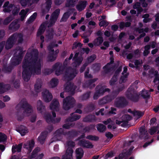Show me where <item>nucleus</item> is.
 <instances>
[{"mask_svg":"<svg viewBox=\"0 0 159 159\" xmlns=\"http://www.w3.org/2000/svg\"><path fill=\"white\" fill-rule=\"evenodd\" d=\"M41 66V60L38 56H32L30 53H27L25 57L22 66V77L24 80L28 81L32 74H39Z\"/></svg>","mask_w":159,"mask_h":159,"instance_id":"f257e3e1","label":"nucleus"},{"mask_svg":"<svg viewBox=\"0 0 159 159\" xmlns=\"http://www.w3.org/2000/svg\"><path fill=\"white\" fill-rule=\"evenodd\" d=\"M17 110L20 109L23 115L26 116L31 115L34 113L33 107L27 102L25 99H22L16 107Z\"/></svg>","mask_w":159,"mask_h":159,"instance_id":"f03ea898","label":"nucleus"},{"mask_svg":"<svg viewBox=\"0 0 159 159\" xmlns=\"http://www.w3.org/2000/svg\"><path fill=\"white\" fill-rule=\"evenodd\" d=\"M75 103V100L73 97L68 96L63 100V108L64 110H68L73 107Z\"/></svg>","mask_w":159,"mask_h":159,"instance_id":"7ed1b4c3","label":"nucleus"},{"mask_svg":"<svg viewBox=\"0 0 159 159\" xmlns=\"http://www.w3.org/2000/svg\"><path fill=\"white\" fill-rule=\"evenodd\" d=\"M3 7L4 8L3 11L4 12H9L12 11V13L14 15L17 14L19 11L18 8L11 4H9L8 1L5 2Z\"/></svg>","mask_w":159,"mask_h":159,"instance_id":"20e7f679","label":"nucleus"},{"mask_svg":"<svg viewBox=\"0 0 159 159\" xmlns=\"http://www.w3.org/2000/svg\"><path fill=\"white\" fill-rule=\"evenodd\" d=\"M71 114V117L70 118L67 120V121H69V122L63 125V127L66 129H68L73 127L74 125V124L71 122L76 121L79 119L80 117V116L79 115L74 114V113H72Z\"/></svg>","mask_w":159,"mask_h":159,"instance_id":"39448f33","label":"nucleus"},{"mask_svg":"<svg viewBox=\"0 0 159 159\" xmlns=\"http://www.w3.org/2000/svg\"><path fill=\"white\" fill-rule=\"evenodd\" d=\"M60 107V103L56 99H54L51 102L50 105V108L52 111V114L53 117H56V114L54 111H57L59 110Z\"/></svg>","mask_w":159,"mask_h":159,"instance_id":"423d86ee","label":"nucleus"},{"mask_svg":"<svg viewBox=\"0 0 159 159\" xmlns=\"http://www.w3.org/2000/svg\"><path fill=\"white\" fill-rule=\"evenodd\" d=\"M77 71L75 69L71 68L67 69L66 72L64 77L66 80H71L75 76Z\"/></svg>","mask_w":159,"mask_h":159,"instance_id":"0eeeda50","label":"nucleus"},{"mask_svg":"<svg viewBox=\"0 0 159 159\" xmlns=\"http://www.w3.org/2000/svg\"><path fill=\"white\" fill-rule=\"evenodd\" d=\"M109 91L110 89H109L107 88L105 86L102 87H97L96 88V92L93 96L94 99H97L99 97L103 95L105 92L107 91L109 92Z\"/></svg>","mask_w":159,"mask_h":159,"instance_id":"6e6552de","label":"nucleus"},{"mask_svg":"<svg viewBox=\"0 0 159 159\" xmlns=\"http://www.w3.org/2000/svg\"><path fill=\"white\" fill-rule=\"evenodd\" d=\"M57 46V44L55 45L51 44L48 47V49L50 53L48 56V59L51 61H53L55 59L56 57V54L58 52V50H57L54 52V49H52L53 47Z\"/></svg>","mask_w":159,"mask_h":159,"instance_id":"1a4fd4ad","label":"nucleus"},{"mask_svg":"<svg viewBox=\"0 0 159 159\" xmlns=\"http://www.w3.org/2000/svg\"><path fill=\"white\" fill-rule=\"evenodd\" d=\"M16 53L17 54H18L19 55L16 57H14L15 58L12 59V64L14 65H16L19 64L20 62L22 59V57L23 56V52H22V51L21 50H17Z\"/></svg>","mask_w":159,"mask_h":159,"instance_id":"9d476101","label":"nucleus"},{"mask_svg":"<svg viewBox=\"0 0 159 159\" xmlns=\"http://www.w3.org/2000/svg\"><path fill=\"white\" fill-rule=\"evenodd\" d=\"M78 144L81 146L88 148H91L93 147V145L91 142L84 139L79 141Z\"/></svg>","mask_w":159,"mask_h":159,"instance_id":"9b49d317","label":"nucleus"},{"mask_svg":"<svg viewBox=\"0 0 159 159\" xmlns=\"http://www.w3.org/2000/svg\"><path fill=\"white\" fill-rule=\"evenodd\" d=\"M42 93L43 99L45 102H48L52 99V95L48 90H44Z\"/></svg>","mask_w":159,"mask_h":159,"instance_id":"f8f14e48","label":"nucleus"},{"mask_svg":"<svg viewBox=\"0 0 159 159\" xmlns=\"http://www.w3.org/2000/svg\"><path fill=\"white\" fill-rule=\"evenodd\" d=\"M35 145V142L33 139L29 140L24 143L23 148L27 149L29 152H30Z\"/></svg>","mask_w":159,"mask_h":159,"instance_id":"ddd939ff","label":"nucleus"},{"mask_svg":"<svg viewBox=\"0 0 159 159\" xmlns=\"http://www.w3.org/2000/svg\"><path fill=\"white\" fill-rule=\"evenodd\" d=\"M60 12V9H57L52 13L50 19V24L48 26V27L51 26L55 23L59 15Z\"/></svg>","mask_w":159,"mask_h":159,"instance_id":"4468645a","label":"nucleus"},{"mask_svg":"<svg viewBox=\"0 0 159 159\" xmlns=\"http://www.w3.org/2000/svg\"><path fill=\"white\" fill-rule=\"evenodd\" d=\"M73 152V149H66L65 153L62 156L61 159H72Z\"/></svg>","mask_w":159,"mask_h":159,"instance_id":"2eb2a0df","label":"nucleus"},{"mask_svg":"<svg viewBox=\"0 0 159 159\" xmlns=\"http://www.w3.org/2000/svg\"><path fill=\"white\" fill-rule=\"evenodd\" d=\"M45 0L46 1V5L45 6H43L42 10V12L43 15H44L47 13L49 11L51 7V0Z\"/></svg>","mask_w":159,"mask_h":159,"instance_id":"dca6fc26","label":"nucleus"},{"mask_svg":"<svg viewBox=\"0 0 159 159\" xmlns=\"http://www.w3.org/2000/svg\"><path fill=\"white\" fill-rule=\"evenodd\" d=\"M15 43L17 41L18 43H20L23 41V35L21 34L15 33L11 36Z\"/></svg>","mask_w":159,"mask_h":159,"instance_id":"f3484780","label":"nucleus"},{"mask_svg":"<svg viewBox=\"0 0 159 159\" xmlns=\"http://www.w3.org/2000/svg\"><path fill=\"white\" fill-rule=\"evenodd\" d=\"M76 87L73 83L68 82L65 85V89L66 91L70 92L71 93H73Z\"/></svg>","mask_w":159,"mask_h":159,"instance_id":"a211bd4d","label":"nucleus"},{"mask_svg":"<svg viewBox=\"0 0 159 159\" xmlns=\"http://www.w3.org/2000/svg\"><path fill=\"white\" fill-rule=\"evenodd\" d=\"M87 2V1H84L79 2L76 6V9L80 11L83 10L86 7Z\"/></svg>","mask_w":159,"mask_h":159,"instance_id":"6ab92c4d","label":"nucleus"},{"mask_svg":"<svg viewBox=\"0 0 159 159\" xmlns=\"http://www.w3.org/2000/svg\"><path fill=\"white\" fill-rule=\"evenodd\" d=\"M37 109L38 112L42 114L45 110V107L43 105L42 102L40 100H39L37 102Z\"/></svg>","mask_w":159,"mask_h":159,"instance_id":"aec40b11","label":"nucleus"},{"mask_svg":"<svg viewBox=\"0 0 159 159\" xmlns=\"http://www.w3.org/2000/svg\"><path fill=\"white\" fill-rule=\"evenodd\" d=\"M139 137L141 139H148V134L144 127H141L139 129Z\"/></svg>","mask_w":159,"mask_h":159,"instance_id":"412c9836","label":"nucleus"},{"mask_svg":"<svg viewBox=\"0 0 159 159\" xmlns=\"http://www.w3.org/2000/svg\"><path fill=\"white\" fill-rule=\"evenodd\" d=\"M18 20H14L10 25L9 28L13 30H16L20 27V25L18 23Z\"/></svg>","mask_w":159,"mask_h":159,"instance_id":"4be33fe9","label":"nucleus"},{"mask_svg":"<svg viewBox=\"0 0 159 159\" xmlns=\"http://www.w3.org/2000/svg\"><path fill=\"white\" fill-rule=\"evenodd\" d=\"M16 130L19 132L21 135H24L28 132L27 128L23 125H20L17 128Z\"/></svg>","mask_w":159,"mask_h":159,"instance_id":"5701e85b","label":"nucleus"},{"mask_svg":"<svg viewBox=\"0 0 159 159\" xmlns=\"http://www.w3.org/2000/svg\"><path fill=\"white\" fill-rule=\"evenodd\" d=\"M131 119L132 117L129 115H123L122 117L123 122L121 125V126L123 127L127 125L128 121L130 120Z\"/></svg>","mask_w":159,"mask_h":159,"instance_id":"b1692460","label":"nucleus"},{"mask_svg":"<svg viewBox=\"0 0 159 159\" xmlns=\"http://www.w3.org/2000/svg\"><path fill=\"white\" fill-rule=\"evenodd\" d=\"M10 88L9 84H5L2 83H0V94L4 93Z\"/></svg>","mask_w":159,"mask_h":159,"instance_id":"393cba45","label":"nucleus"},{"mask_svg":"<svg viewBox=\"0 0 159 159\" xmlns=\"http://www.w3.org/2000/svg\"><path fill=\"white\" fill-rule=\"evenodd\" d=\"M127 97L128 98L133 101L136 102L138 99V95L136 93L133 94L132 92L128 93L126 94Z\"/></svg>","mask_w":159,"mask_h":159,"instance_id":"a878e982","label":"nucleus"},{"mask_svg":"<svg viewBox=\"0 0 159 159\" xmlns=\"http://www.w3.org/2000/svg\"><path fill=\"white\" fill-rule=\"evenodd\" d=\"M112 99L109 96H107L103 98L100 100L98 102V104L100 105H104L111 101Z\"/></svg>","mask_w":159,"mask_h":159,"instance_id":"bb28decb","label":"nucleus"},{"mask_svg":"<svg viewBox=\"0 0 159 159\" xmlns=\"http://www.w3.org/2000/svg\"><path fill=\"white\" fill-rule=\"evenodd\" d=\"M47 135V132H45L42 133L38 138V140L40 143L43 144L46 138Z\"/></svg>","mask_w":159,"mask_h":159,"instance_id":"cd10ccee","label":"nucleus"},{"mask_svg":"<svg viewBox=\"0 0 159 159\" xmlns=\"http://www.w3.org/2000/svg\"><path fill=\"white\" fill-rule=\"evenodd\" d=\"M76 156L77 159H80L83 156L84 152L80 148H77L75 150Z\"/></svg>","mask_w":159,"mask_h":159,"instance_id":"c85d7f7f","label":"nucleus"},{"mask_svg":"<svg viewBox=\"0 0 159 159\" xmlns=\"http://www.w3.org/2000/svg\"><path fill=\"white\" fill-rule=\"evenodd\" d=\"M13 39L11 36L8 39L6 43V48L7 49L11 48L13 46V45L15 43L13 41Z\"/></svg>","mask_w":159,"mask_h":159,"instance_id":"c756f323","label":"nucleus"},{"mask_svg":"<svg viewBox=\"0 0 159 159\" xmlns=\"http://www.w3.org/2000/svg\"><path fill=\"white\" fill-rule=\"evenodd\" d=\"M17 110V112L16 114V119L18 121H21L25 116L23 115L22 111L20 109Z\"/></svg>","mask_w":159,"mask_h":159,"instance_id":"7c9ffc66","label":"nucleus"},{"mask_svg":"<svg viewBox=\"0 0 159 159\" xmlns=\"http://www.w3.org/2000/svg\"><path fill=\"white\" fill-rule=\"evenodd\" d=\"M22 145V143H20L18 145H13L12 148V152L15 153L16 152H20L21 151Z\"/></svg>","mask_w":159,"mask_h":159,"instance_id":"2f4dec72","label":"nucleus"},{"mask_svg":"<svg viewBox=\"0 0 159 159\" xmlns=\"http://www.w3.org/2000/svg\"><path fill=\"white\" fill-rule=\"evenodd\" d=\"M54 66L55 70L56 69V74L57 75H59L62 73L63 67L59 66L58 64H56Z\"/></svg>","mask_w":159,"mask_h":159,"instance_id":"473e14b6","label":"nucleus"},{"mask_svg":"<svg viewBox=\"0 0 159 159\" xmlns=\"http://www.w3.org/2000/svg\"><path fill=\"white\" fill-rule=\"evenodd\" d=\"M43 116L47 122L49 123L52 121L53 118L49 113L46 112L44 114Z\"/></svg>","mask_w":159,"mask_h":159,"instance_id":"72a5a7b5","label":"nucleus"},{"mask_svg":"<svg viewBox=\"0 0 159 159\" xmlns=\"http://www.w3.org/2000/svg\"><path fill=\"white\" fill-rule=\"evenodd\" d=\"M125 99L123 98H117L115 102V106L118 107H120L123 102H124Z\"/></svg>","mask_w":159,"mask_h":159,"instance_id":"f704fd0d","label":"nucleus"},{"mask_svg":"<svg viewBox=\"0 0 159 159\" xmlns=\"http://www.w3.org/2000/svg\"><path fill=\"white\" fill-rule=\"evenodd\" d=\"M63 133V129L61 128L58 130H57L54 134V136L52 138L54 139L53 141H56L57 140H59L60 139V138H57V137H59L60 136V134H62Z\"/></svg>","mask_w":159,"mask_h":159,"instance_id":"c9c22d12","label":"nucleus"},{"mask_svg":"<svg viewBox=\"0 0 159 159\" xmlns=\"http://www.w3.org/2000/svg\"><path fill=\"white\" fill-rule=\"evenodd\" d=\"M29 11L28 9H23L20 11V19L22 21L25 17L26 15Z\"/></svg>","mask_w":159,"mask_h":159,"instance_id":"e433bc0d","label":"nucleus"},{"mask_svg":"<svg viewBox=\"0 0 159 159\" xmlns=\"http://www.w3.org/2000/svg\"><path fill=\"white\" fill-rule=\"evenodd\" d=\"M41 150L40 148L37 147L35 148L33 151L31 156L30 157V159H31L34 158L36 156L37 153Z\"/></svg>","mask_w":159,"mask_h":159,"instance_id":"4c0bfd02","label":"nucleus"},{"mask_svg":"<svg viewBox=\"0 0 159 159\" xmlns=\"http://www.w3.org/2000/svg\"><path fill=\"white\" fill-rule=\"evenodd\" d=\"M75 146V143L72 141H69L67 142L66 144V149H73L72 148L74 147Z\"/></svg>","mask_w":159,"mask_h":159,"instance_id":"58836bf2","label":"nucleus"},{"mask_svg":"<svg viewBox=\"0 0 159 159\" xmlns=\"http://www.w3.org/2000/svg\"><path fill=\"white\" fill-rule=\"evenodd\" d=\"M103 41L102 37H99L94 40L93 43L94 45L98 46L102 43Z\"/></svg>","mask_w":159,"mask_h":159,"instance_id":"ea45409f","label":"nucleus"},{"mask_svg":"<svg viewBox=\"0 0 159 159\" xmlns=\"http://www.w3.org/2000/svg\"><path fill=\"white\" fill-rule=\"evenodd\" d=\"M148 28H145L144 30H143V29H139V28H138L136 30V31H138L139 33H143L140 35L139 36L140 38L143 37L146 34L145 33H143L144 31L147 32H148Z\"/></svg>","mask_w":159,"mask_h":159,"instance_id":"a19ab883","label":"nucleus"},{"mask_svg":"<svg viewBox=\"0 0 159 159\" xmlns=\"http://www.w3.org/2000/svg\"><path fill=\"white\" fill-rule=\"evenodd\" d=\"M78 0H68L66 4L67 7H73L76 3Z\"/></svg>","mask_w":159,"mask_h":159,"instance_id":"79ce46f5","label":"nucleus"},{"mask_svg":"<svg viewBox=\"0 0 159 159\" xmlns=\"http://www.w3.org/2000/svg\"><path fill=\"white\" fill-rule=\"evenodd\" d=\"M132 114L137 118H139L142 116L144 113L143 112L135 110L132 112Z\"/></svg>","mask_w":159,"mask_h":159,"instance_id":"37998d69","label":"nucleus"},{"mask_svg":"<svg viewBox=\"0 0 159 159\" xmlns=\"http://www.w3.org/2000/svg\"><path fill=\"white\" fill-rule=\"evenodd\" d=\"M45 24H42L40 27L37 33V35H40L44 32L45 29Z\"/></svg>","mask_w":159,"mask_h":159,"instance_id":"c03bdc74","label":"nucleus"},{"mask_svg":"<svg viewBox=\"0 0 159 159\" xmlns=\"http://www.w3.org/2000/svg\"><path fill=\"white\" fill-rule=\"evenodd\" d=\"M134 9H137L138 11V14L140 13L143 11V9L140 7V3L139 2L135 3L133 6Z\"/></svg>","mask_w":159,"mask_h":159,"instance_id":"a18cd8bd","label":"nucleus"},{"mask_svg":"<svg viewBox=\"0 0 159 159\" xmlns=\"http://www.w3.org/2000/svg\"><path fill=\"white\" fill-rule=\"evenodd\" d=\"M41 82L40 80L37 82L34 86L35 91L37 92H39L41 88Z\"/></svg>","mask_w":159,"mask_h":159,"instance_id":"49530a36","label":"nucleus"},{"mask_svg":"<svg viewBox=\"0 0 159 159\" xmlns=\"http://www.w3.org/2000/svg\"><path fill=\"white\" fill-rule=\"evenodd\" d=\"M150 93L148 91L143 90L141 93V95L144 98H148L149 97Z\"/></svg>","mask_w":159,"mask_h":159,"instance_id":"de8ad7c7","label":"nucleus"},{"mask_svg":"<svg viewBox=\"0 0 159 159\" xmlns=\"http://www.w3.org/2000/svg\"><path fill=\"white\" fill-rule=\"evenodd\" d=\"M97 128L98 130L100 132H103L106 129V127L101 124L98 125Z\"/></svg>","mask_w":159,"mask_h":159,"instance_id":"09e8293b","label":"nucleus"},{"mask_svg":"<svg viewBox=\"0 0 159 159\" xmlns=\"http://www.w3.org/2000/svg\"><path fill=\"white\" fill-rule=\"evenodd\" d=\"M58 83V81L57 79L53 78L50 81V84L52 87H54L57 85Z\"/></svg>","mask_w":159,"mask_h":159,"instance_id":"8fccbe9b","label":"nucleus"},{"mask_svg":"<svg viewBox=\"0 0 159 159\" xmlns=\"http://www.w3.org/2000/svg\"><path fill=\"white\" fill-rule=\"evenodd\" d=\"M71 13L69 12H67L65 13L61 19V21H65L69 17Z\"/></svg>","mask_w":159,"mask_h":159,"instance_id":"3c124183","label":"nucleus"},{"mask_svg":"<svg viewBox=\"0 0 159 159\" xmlns=\"http://www.w3.org/2000/svg\"><path fill=\"white\" fill-rule=\"evenodd\" d=\"M37 16V14L36 13H34L29 18V20L27 21V23L28 24H30L36 18Z\"/></svg>","mask_w":159,"mask_h":159,"instance_id":"603ef678","label":"nucleus"},{"mask_svg":"<svg viewBox=\"0 0 159 159\" xmlns=\"http://www.w3.org/2000/svg\"><path fill=\"white\" fill-rule=\"evenodd\" d=\"M87 139L93 141H98L99 140V137L94 135H89L86 137Z\"/></svg>","mask_w":159,"mask_h":159,"instance_id":"864d4df0","label":"nucleus"},{"mask_svg":"<svg viewBox=\"0 0 159 159\" xmlns=\"http://www.w3.org/2000/svg\"><path fill=\"white\" fill-rule=\"evenodd\" d=\"M13 16H11L6 18L4 21L3 24L7 25L13 19Z\"/></svg>","mask_w":159,"mask_h":159,"instance_id":"5fc2aeb1","label":"nucleus"},{"mask_svg":"<svg viewBox=\"0 0 159 159\" xmlns=\"http://www.w3.org/2000/svg\"><path fill=\"white\" fill-rule=\"evenodd\" d=\"M150 48V45H147L144 47V51L143 54L144 56H146L149 54L150 52L149 50Z\"/></svg>","mask_w":159,"mask_h":159,"instance_id":"6e6d98bb","label":"nucleus"},{"mask_svg":"<svg viewBox=\"0 0 159 159\" xmlns=\"http://www.w3.org/2000/svg\"><path fill=\"white\" fill-rule=\"evenodd\" d=\"M30 0H20V2L22 6L25 7L27 5L30 6L29 4L32 3V2H30Z\"/></svg>","mask_w":159,"mask_h":159,"instance_id":"4d7b16f0","label":"nucleus"},{"mask_svg":"<svg viewBox=\"0 0 159 159\" xmlns=\"http://www.w3.org/2000/svg\"><path fill=\"white\" fill-rule=\"evenodd\" d=\"M96 81L95 79L90 80L87 82V84L88 85V87L91 88L95 86V85L93 83Z\"/></svg>","mask_w":159,"mask_h":159,"instance_id":"13d9d810","label":"nucleus"},{"mask_svg":"<svg viewBox=\"0 0 159 159\" xmlns=\"http://www.w3.org/2000/svg\"><path fill=\"white\" fill-rule=\"evenodd\" d=\"M158 128V126L151 127L149 129L148 132L151 135H153L156 132Z\"/></svg>","mask_w":159,"mask_h":159,"instance_id":"bf43d9fd","label":"nucleus"},{"mask_svg":"<svg viewBox=\"0 0 159 159\" xmlns=\"http://www.w3.org/2000/svg\"><path fill=\"white\" fill-rule=\"evenodd\" d=\"M7 138V136L5 134L0 132V142L5 141Z\"/></svg>","mask_w":159,"mask_h":159,"instance_id":"052dcab7","label":"nucleus"},{"mask_svg":"<svg viewBox=\"0 0 159 159\" xmlns=\"http://www.w3.org/2000/svg\"><path fill=\"white\" fill-rule=\"evenodd\" d=\"M117 80V78L116 76L115 75L112 78L109 82L110 85H113L115 84Z\"/></svg>","mask_w":159,"mask_h":159,"instance_id":"680f3d73","label":"nucleus"},{"mask_svg":"<svg viewBox=\"0 0 159 159\" xmlns=\"http://www.w3.org/2000/svg\"><path fill=\"white\" fill-rule=\"evenodd\" d=\"M82 44L80 43L75 42L73 44L72 49L77 48H81Z\"/></svg>","mask_w":159,"mask_h":159,"instance_id":"e2e57ef3","label":"nucleus"},{"mask_svg":"<svg viewBox=\"0 0 159 159\" xmlns=\"http://www.w3.org/2000/svg\"><path fill=\"white\" fill-rule=\"evenodd\" d=\"M31 115L32 116L30 118V121L31 122H34L36 120L37 117L36 114L33 113Z\"/></svg>","mask_w":159,"mask_h":159,"instance_id":"0e129e2a","label":"nucleus"},{"mask_svg":"<svg viewBox=\"0 0 159 159\" xmlns=\"http://www.w3.org/2000/svg\"><path fill=\"white\" fill-rule=\"evenodd\" d=\"M96 56L95 55H93L88 59V61L89 62L91 63L93 62L96 58Z\"/></svg>","mask_w":159,"mask_h":159,"instance_id":"69168bd1","label":"nucleus"},{"mask_svg":"<svg viewBox=\"0 0 159 159\" xmlns=\"http://www.w3.org/2000/svg\"><path fill=\"white\" fill-rule=\"evenodd\" d=\"M123 75L121 77L120 79V82L121 83L124 82L126 81V78L127 76V75L125 74V75Z\"/></svg>","mask_w":159,"mask_h":159,"instance_id":"338daca9","label":"nucleus"},{"mask_svg":"<svg viewBox=\"0 0 159 159\" xmlns=\"http://www.w3.org/2000/svg\"><path fill=\"white\" fill-rule=\"evenodd\" d=\"M110 64L108 63L103 67V69L105 72L107 73L110 70Z\"/></svg>","mask_w":159,"mask_h":159,"instance_id":"774afa93","label":"nucleus"}]
</instances>
